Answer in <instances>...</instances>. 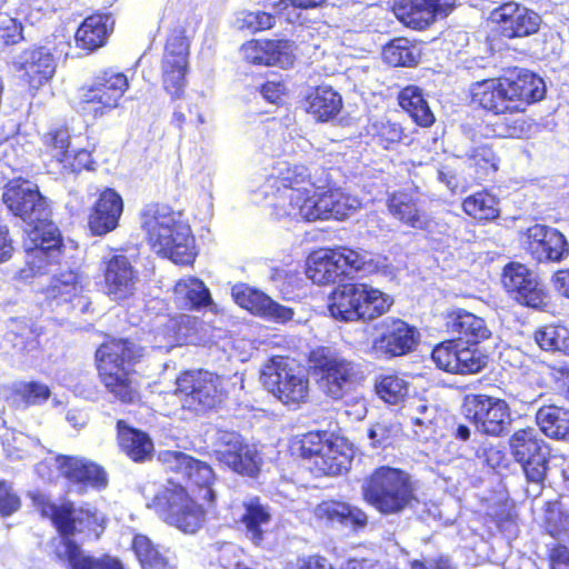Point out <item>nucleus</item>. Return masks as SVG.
Masks as SVG:
<instances>
[{
    "label": "nucleus",
    "mask_w": 569,
    "mask_h": 569,
    "mask_svg": "<svg viewBox=\"0 0 569 569\" xmlns=\"http://www.w3.org/2000/svg\"><path fill=\"white\" fill-rule=\"evenodd\" d=\"M110 251L100 261V287L112 301L120 302L134 296L139 272L123 249L111 248Z\"/></svg>",
    "instance_id": "obj_22"
},
{
    "label": "nucleus",
    "mask_w": 569,
    "mask_h": 569,
    "mask_svg": "<svg viewBox=\"0 0 569 569\" xmlns=\"http://www.w3.org/2000/svg\"><path fill=\"white\" fill-rule=\"evenodd\" d=\"M400 431V426L392 422L378 421L368 430V437L371 440L372 448H388L396 441Z\"/></svg>",
    "instance_id": "obj_54"
},
{
    "label": "nucleus",
    "mask_w": 569,
    "mask_h": 569,
    "mask_svg": "<svg viewBox=\"0 0 569 569\" xmlns=\"http://www.w3.org/2000/svg\"><path fill=\"white\" fill-rule=\"evenodd\" d=\"M243 509L240 521L244 526L251 541L259 546L264 538L262 527L271 521L269 507L262 505L259 497H253L243 502Z\"/></svg>",
    "instance_id": "obj_47"
},
{
    "label": "nucleus",
    "mask_w": 569,
    "mask_h": 569,
    "mask_svg": "<svg viewBox=\"0 0 569 569\" xmlns=\"http://www.w3.org/2000/svg\"><path fill=\"white\" fill-rule=\"evenodd\" d=\"M369 141L382 150H395L406 137L405 128L399 121L389 118H377L365 127Z\"/></svg>",
    "instance_id": "obj_42"
},
{
    "label": "nucleus",
    "mask_w": 569,
    "mask_h": 569,
    "mask_svg": "<svg viewBox=\"0 0 569 569\" xmlns=\"http://www.w3.org/2000/svg\"><path fill=\"white\" fill-rule=\"evenodd\" d=\"M547 562L549 569H569V545L567 542H553L547 549Z\"/></svg>",
    "instance_id": "obj_61"
},
{
    "label": "nucleus",
    "mask_w": 569,
    "mask_h": 569,
    "mask_svg": "<svg viewBox=\"0 0 569 569\" xmlns=\"http://www.w3.org/2000/svg\"><path fill=\"white\" fill-rule=\"evenodd\" d=\"M467 160L477 184L496 180L500 167V158L492 146L483 143L471 148L467 154Z\"/></svg>",
    "instance_id": "obj_41"
},
{
    "label": "nucleus",
    "mask_w": 569,
    "mask_h": 569,
    "mask_svg": "<svg viewBox=\"0 0 569 569\" xmlns=\"http://www.w3.org/2000/svg\"><path fill=\"white\" fill-rule=\"evenodd\" d=\"M307 362L318 389L335 402L349 397L365 380L360 363L331 351L326 346L311 349Z\"/></svg>",
    "instance_id": "obj_8"
},
{
    "label": "nucleus",
    "mask_w": 569,
    "mask_h": 569,
    "mask_svg": "<svg viewBox=\"0 0 569 569\" xmlns=\"http://www.w3.org/2000/svg\"><path fill=\"white\" fill-rule=\"evenodd\" d=\"M431 359L438 369L453 375H473L486 367V357L477 348L456 338L437 343Z\"/></svg>",
    "instance_id": "obj_24"
},
{
    "label": "nucleus",
    "mask_w": 569,
    "mask_h": 569,
    "mask_svg": "<svg viewBox=\"0 0 569 569\" xmlns=\"http://www.w3.org/2000/svg\"><path fill=\"white\" fill-rule=\"evenodd\" d=\"M141 229L150 250L176 264L190 266L197 258L196 239L182 213L151 202L140 212Z\"/></svg>",
    "instance_id": "obj_4"
},
{
    "label": "nucleus",
    "mask_w": 569,
    "mask_h": 569,
    "mask_svg": "<svg viewBox=\"0 0 569 569\" xmlns=\"http://www.w3.org/2000/svg\"><path fill=\"white\" fill-rule=\"evenodd\" d=\"M382 59L391 67L411 68L418 64L419 53L409 39L399 37L383 46Z\"/></svg>",
    "instance_id": "obj_50"
},
{
    "label": "nucleus",
    "mask_w": 569,
    "mask_h": 569,
    "mask_svg": "<svg viewBox=\"0 0 569 569\" xmlns=\"http://www.w3.org/2000/svg\"><path fill=\"white\" fill-rule=\"evenodd\" d=\"M276 206L283 214L303 221L342 220L347 207L342 196L317 186L308 167L282 162L268 178Z\"/></svg>",
    "instance_id": "obj_2"
},
{
    "label": "nucleus",
    "mask_w": 569,
    "mask_h": 569,
    "mask_svg": "<svg viewBox=\"0 0 569 569\" xmlns=\"http://www.w3.org/2000/svg\"><path fill=\"white\" fill-rule=\"evenodd\" d=\"M489 20L497 36L505 40L528 38L537 34L542 17L526 4L508 0L493 8Z\"/></svg>",
    "instance_id": "obj_21"
},
{
    "label": "nucleus",
    "mask_w": 569,
    "mask_h": 569,
    "mask_svg": "<svg viewBox=\"0 0 569 569\" xmlns=\"http://www.w3.org/2000/svg\"><path fill=\"white\" fill-rule=\"evenodd\" d=\"M190 42L181 28L169 32L161 58V84L172 101L184 97Z\"/></svg>",
    "instance_id": "obj_17"
},
{
    "label": "nucleus",
    "mask_w": 569,
    "mask_h": 569,
    "mask_svg": "<svg viewBox=\"0 0 569 569\" xmlns=\"http://www.w3.org/2000/svg\"><path fill=\"white\" fill-rule=\"evenodd\" d=\"M50 396V388L39 381H21L16 383L11 390L13 400L26 407L42 405Z\"/></svg>",
    "instance_id": "obj_53"
},
{
    "label": "nucleus",
    "mask_w": 569,
    "mask_h": 569,
    "mask_svg": "<svg viewBox=\"0 0 569 569\" xmlns=\"http://www.w3.org/2000/svg\"><path fill=\"white\" fill-rule=\"evenodd\" d=\"M306 273L317 284L333 283L342 277L333 248H322L308 256Z\"/></svg>",
    "instance_id": "obj_40"
},
{
    "label": "nucleus",
    "mask_w": 569,
    "mask_h": 569,
    "mask_svg": "<svg viewBox=\"0 0 569 569\" xmlns=\"http://www.w3.org/2000/svg\"><path fill=\"white\" fill-rule=\"evenodd\" d=\"M462 210L477 221L489 222L500 216L499 199L483 189L465 198Z\"/></svg>",
    "instance_id": "obj_48"
},
{
    "label": "nucleus",
    "mask_w": 569,
    "mask_h": 569,
    "mask_svg": "<svg viewBox=\"0 0 569 569\" xmlns=\"http://www.w3.org/2000/svg\"><path fill=\"white\" fill-rule=\"evenodd\" d=\"M541 526L550 538L569 545V510L563 507L560 499L543 503Z\"/></svg>",
    "instance_id": "obj_46"
},
{
    "label": "nucleus",
    "mask_w": 569,
    "mask_h": 569,
    "mask_svg": "<svg viewBox=\"0 0 569 569\" xmlns=\"http://www.w3.org/2000/svg\"><path fill=\"white\" fill-rule=\"evenodd\" d=\"M290 48L286 39H252L241 46V52L248 63L271 67L289 61Z\"/></svg>",
    "instance_id": "obj_36"
},
{
    "label": "nucleus",
    "mask_w": 569,
    "mask_h": 569,
    "mask_svg": "<svg viewBox=\"0 0 569 569\" xmlns=\"http://www.w3.org/2000/svg\"><path fill=\"white\" fill-rule=\"evenodd\" d=\"M532 339L542 351H565L568 348V329L558 323H546L532 331Z\"/></svg>",
    "instance_id": "obj_52"
},
{
    "label": "nucleus",
    "mask_w": 569,
    "mask_h": 569,
    "mask_svg": "<svg viewBox=\"0 0 569 569\" xmlns=\"http://www.w3.org/2000/svg\"><path fill=\"white\" fill-rule=\"evenodd\" d=\"M315 518L329 526L339 525L353 531L362 530L369 522V517L360 507L339 499L320 501L313 509Z\"/></svg>",
    "instance_id": "obj_34"
},
{
    "label": "nucleus",
    "mask_w": 569,
    "mask_h": 569,
    "mask_svg": "<svg viewBox=\"0 0 569 569\" xmlns=\"http://www.w3.org/2000/svg\"><path fill=\"white\" fill-rule=\"evenodd\" d=\"M276 23L273 14L264 11L246 12L240 19V29L251 33L271 29Z\"/></svg>",
    "instance_id": "obj_57"
},
{
    "label": "nucleus",
    "mask_w": 569,
    "mask_h": 569,
    "mask_svg": "<svg viewBox=\"0 0 569 569\" xmlns=\"http://www.w3.org/2000/svg\"><path fill=\"white\" fill-rule=\"evenodd\" d=\"M2 202L10 214L29 226L51 217L49 199L41 193L38 184L22 177L12 178L4 183Z\"/></svg>",
    "instance_id": "obj_19"
},
{
    "label": "nucleus",
    "mask_w": 569,
    "mask_h": 569,
    "mask_svg": "<svg viewBox=\"0 0 569 569\" xmlns=\"http://www.w3.org/2000/svg\"><path fill=\"white\" fill-rule=\"evenodd\" d=\"M490 521L498 531L507 536H515L517 531V516L507 508L498 509L490 516Z\"/></svg>",
    "instance_id": "obj_62"
},
{
    "label": "nucleus",
    "mask_w": 569,
    "mask_h": 569,
    "mask_svg": "<svg viewBox=\"0 0 569 569\" xmlns=\"http://www.w3.org/2000/svg\"><path fill=\"white\" fill-rule=\"evenodd\" d=\"M499 127L501 128L499 136L509 139H522L528 136L530 130V123L523 118H505Z\"/></svg>",
    "instance_id": "obj_60"
},
{
    "label": "nucleus",
    "mask_w": 569,
    "mask_h": 569,
    "mask_svg": "<svg viewBox=\"0 0 569 569\" xmlns=\"http://www.w3.org/2000/svg\"><path fill=\"white\" fill-rule=\"evenodd\" d=\"M385 204L388 214L400 226L428 230L432 217L426 209L425 194L413 181L387 193Z\"/></svg>",
    "instance_id": "obj_20"
},
{
    "label": "nucleus",
    "mask_w": 569,
    "mask_h": 569,
    "mask_svg": "<svg viewBox=\"0 0 569 569\" xmlns=\"http://www.w3.org/2000/svg\"><path fill=\"white\" fill-rule=\"evenodd\" d=\"M63 239L50 217L30 224L26 251L31 270L40 272L62 254Z\"/></svg>",
    "instance_id": "obj_23"
},
{
    "label": "nucleus",
    "mask_w": 569,
    "mask_h": 569,
    "mask_svg": "<svg viewBox=\"0 0 569 569\" xmlns=\"http://www.w3.org/2000/svg\"><path fill=\"white\" fill-rule=\"evenodd\" d=\"M456 2L457 0H395L392 11L403 26L422 31L438 18L448 17Z\"/></svg>",
    "instance_id": "obj_27"
},
{
    "label": "nucleus",
    "mask_w": 569,
    "mask_h": 569,
    "mask_svg": "<svg viewBox=\"0 0 569 569\" xmlns=\"http://www.w3.org/2000/svg\"><path fill=\"white\" fill-rule=\"evenodd\" d=\"M174 395L184 408L194 412L213 409L227 397L221 378L203 369L181 371L176 378Z\"/></svg>",
    "instance_id": "obj_14"
},
{
    "label": "nucleus",
    "mask_w": 569,
    "mask_h": 569,
    "mask_svg": "<svg viewBox=\"0 0 569 569\" xmlns=\"http://www.w3.org/2000/svg\"><path fill=\"white\" fill-rule=\"evenodd\" d=\"M410 389L406 375L398 371H388L376 377L373 390L377 397L389 406L402 403Z\"/></svg>",
    "instance_id": "obj_44"
},
{
    "label": "nucleus",
    "mask_w": 569,
    "mask_h": 569,
    "mask_svg": "<svg viewBox=\"0 0 569 569\" xmlns=\"http://www.w3.org/2000/svg\"><path fill=\"white\" fill-rule=\"evenodd\" d=\"M56 466L60 477L83 495L89 490L101 491L108 487L109 477L98 462L80 456L59 455Z\"/></svg>",
    "instance_id": "obj_25"
},
{
    "label": "nucleus",
    "mask_w": 569,
    "mask_h": 569,
    "mask_svg": "<svg viewBox=\"0 0 569 569\" xmlns=\"http://www.w3.org/2000/svg\"><path fill=\"white\" fill-rule=\"evenodd\" d=\"M12 67L20 83L34 91L47 83L56 71L53 54L43 46L23 49L12 61Z\"/></svg>",
    "instance_id": "obj_28"
},
{
    "label": "nucleus",
    "mask_w": 569,
    "mask_h": 569,
    "mask_svg": "<svg viewBox=\"0 0 569 569\" xmlns=\"http://www.w3.org/2000/svg\"><path fill=\"white\" fill-rule=\"evenodd\" d=\"M39 156L47 166L57 167L61 174L92 170V153L84 149H72L70 128L66 123L53 124L40 136Z\"/></svg>",
    "instance_id": "obj_13"
},
{
    "label": "nucleus",
    "mask_w": 569,
    "mask_h": 569,
    "mask_svg": "<svg viewBox=\"0 0 569 569\" xmlns=\"http://www.w3.org/2000/svg\"><path fill=\"white\" fill-rule=\"evenodd\" d=\"M363 501L382 516L402 513L412 508L418 498L411 476L401 468H375L361 485Z\"/></svg>",
    "instance_id": "obj_7"
},
{
    "label": "nucleus",
    "mask_w": 569,
    "mask_h": 569,
    "mask_svg": "<svg viewBox=\"0 0 569 569\" xmlns=\"http://www.w3.org/2000/svg\"><path fill=\"white\" fill-rule=\"evenodd\" d=\"M341 108L342 98L330 86H317L306 96V110L317 121L326 122L333 119L341 111Z\"/></svg>",
    "instance_id": "obj_39"
},
{
    "label": "nucleus",
    "mask_w": 569,
    "mask_h": 569,
    "mask_svg": "<svg viewBox=\"0 0 569 569\" xmlns=\"http://www.w3.org/2000/svg\"><path fill=\"white\" fill-rule=\"evenodd\" d=\"M84 284L81 273L77 270H63L51 278L49 286L44 289L48 300L57 305L68 303L72 309L80 308L87 311L89 299L84 296Z\"/></svg>",
    "instance_id": "obj_33"
},
{
    "label": "nucleus",
    "mask_w": 569,
    "mask_h": 569,
    "mask_svg": "<svg viewBox=\"0 0 569 569\" xmlns=\"http://www.w3.org/2000/svg\"><path fill=\"white\" fill-rule=\"evenodd\" d=\"M114 29L111 13L94 12L84 18L74 33L76 44L89 53L104 47Z\"/></svg>",
    "instance_id": "obj_35"
},
{
    "label": "nucleus",
    "mask_w": 569,
    "mask_h": 569,
    "mask_svg": "<svg viewBox=\"0 0 569 569\" xmlns=\"http://www.w3.org/2000/svg\"><path fill=\"white\" fill-rule=\"evenodd\" d=\"M380 330V335L373 340L372 348L387 359L411 353L420 340L418 328L398 317H388L382 320Z\"/></svg>",
    "instance_id": "obj_26"
},
{
    "label": "nucleus",
    "mask_w": 569,
    "mask_h": 569,
    "mask_svg": "<svg viewBox=\"0 0 569 569\" xmlns=\"http://www.w3.org/2000/svg\"><path fill=\"white\" fill-rule=\"evenodd\" d=\"M23 39V26L18 19L9 16L0 18V44L14 46Z\"/></svg>",
    "instance_id": "obj_58"
},
{
    "label": "nucleus",
    "mask_w": 569,
    "mask_h": 569,
    "mask_svg": "<svg viewBox=\"0 0 569 569\" xmlns=\"http://www.w3.org/2000/svg\"><path fill=\"white\" fill-rule=\"evenodd\" d=\"M29 498L39 515L49 520L61 537L63 552L58 553V558L67 563L68 569H89L93 557L84 553L72 537L78 532L77 525L89 529L104 528V520L98 510L81 507L76 517L74 503L70 500L58 505L40 491L30 492Z\"/></svg>",
    "instance_id": "obj_6"
},
{
    "label": "nucleus",
    "mask_w": 569,
    "mask_h": 569,
    "mask_svg": "<svg viewBox=\"0 0 569 569\" xmlns=\"http://www.w3.org/2000/svg\"><path fill=\"white\" fill-rule=\"evenodd\" d=\"M261 378L269 392L290 410H298L310 400V380L288 357L276 355L264 363Z\"/></svg>",
    "instance_id": "obj_11"
},
{
    "label": "nucleus",
    "mask_w": 569,
    "mask_h": 569,
    "mask_svg": "<svg viewBox=\"0 0 569 569\" xmlns=\"http://www.w3.org/2000/svg\"><path fill=\"white\" fill-rule=\"evenodd\" d=\"M124 210L122 196L111 187H104L96 192L87 216V228L91 236L103 237L114 231Z\"/></svg>",
    "instance_id": "obj_29"
},
{
    "label": "nucleus",
    "mask_w": 569,
    "mask_h": 569,
    "mask_svg": "<svg viewBox=\"0 0 569 569\" xmlns=\"http://www.w3.org/2000/svg\"><path fill=\"white\" fill-rule=\"evenodd\" d=\"M526 237V250L537 262H559L569 253L565 236L555 228L533 224Z\"/></svg>",
    "instance_id": "obj_30"
},
{
    "label": "nucleus",
    "mask_w": 569,
    "mask_h": 569,
    "mask_svg": "<svg viewBox=\"0 0 569 569\" xmlns=\"http://www.w3.org/2000/svg\"><path fill=\"white\" fill-rule=\"evenodd\" d=\"M217 456L220 462L239 475L253 477L259 472L256 455L241 441L228 442L226 449L217 451Z\"/></svg>",
    "instance_id": "obj_43"
},
{
    "label": "nucleus",
    "mask_w": 569,
    "mask_h": 569,
    "mask_svg": "<svg viewBox=\"0 0 569 569\" xmlns=\"http://www.w3.org/2000/svg\"><path fill=\"white\" fill-rule=\"evenodd\" d=\"M261 96L270 103H280L288 89L283 80H268L259 88Z\"/></svg>",
    "instance_id": "obj_63"
},
{
    "label": "nucleus",
    "mask_w": 569,
    "mask_h": 569,
    "mask_svg": "<svg viewBox=\"0 0 569 569\" xmlns=\"http://www.w3.org/2000/svg\"><path fill=\"white\" fill-rule=\"evenodd\" d=\"M129 88V78L124 72L112 67L101 69L88 84L80 88L79 112L93 121L101 119L120 107Z\"/></svg>",
    "instance_id": "obj_10"
},
{
    "label": "nucleus",
    "mask_w": 569,
    "mask_h": 569,
    "mask_svg": "<svg viewBox=\"0 0 569 569\" xmlns=\"http://www.w3.org/2000/svg\"><path fill=\"white\" fill-rule=\"evenodd\" d=\"M397 101L416 126L430 128L436 122V116L418 86L403 87L397 94Z\"/></svg>",
    "instance_id": "obj_38"
},
{
    "label": "nucleus",
    "mask_w": 569,
    "mask_h": 569,
    "mask_svg": "<svg viewBox=\"0 0 569 569\" xmlns=\"http://www.w3.org/2000/svg\"><path fill=\"white\" fill-rule=\"evenodd\" d=\"M501 287L507 296L519 306L543 311L550 303L546 284L527 264L509 261L502 267Z\"/></svg>",
    "instance_id": "obj_15"
},
{
    "label": "nucleus",
    "mask_w": 569,
    "mask_h": 569,
    "mask_svg": "<svg viewBox=\"0 0 569 569\" xmlns=\"http://www.w3.org/2000/svg\"><path fill=\"white\" fill-rule=\"evenodd\" d=\"M291 569H335L330 561L320 555L299 557Z\"/></svg>",
    "instance_id": "obj_64"
},
{
    "label": "nucleus",
    "mask_w": 569,
    "mask_h": 569,
    "mask_svg": "<svg viewBox=\"0 0 569 569\" xmlns=\"http://www.w3.org/2000/svg\"><path fill=\"white\" fill-rule=\"evenodd\" d=\"M540 430L551 439L569 440V409L545 405L536 413Z\"/></svg>",
    "instance_id": "obj_45"
},
{
    "label": "nucleus",
    "mask_w": 569,
    "mask_h": 569,
    "mask_svg": "<svg viewBox=\"0 0 569 569\" xmlns=\"http://www.w3.org/2000/svg\"><path fill=\"white\" fill-rule=\"evenodd\" d=\"M508 445L527 481L542 483L549 469V451L538 431L532 427L517 429L509 437Z\"/></svg>",
    "instance_id": "obj_18"
},
{
    "label": "nucleus",
    "mask_w": 569,
    "mask_h": 569,
    "mask_svg": "<svg viewBox=\"0 0 569 569\" xmlns=\"http://www.w3.org/2000/svg\"><path fill=\"white\" fill-rule=\"evenodd\" d=\"M333 249L338 264L342 269V276L349 271H361L366 268L368 261L363 253L348 247Z\"/></svg>",
    "instance_id": "obj_56"
},
{
    "label": "nucleus",
    "mask_w": 569,
    "mask_h": 569,
    "mask_svg": "<svg viewBox=\"0 0 569 569\" xmlns=\"http://www.w3.org/2000/svg\"><path fill=\"white\" fill-rule=\"evenodd\" d=\"M174 291L193 310H199L213 303L211 293L204 282L193 276L179 279L174 286Z\"/></svg>",
    "instance_id": "obj_51"
},
{
    "label": "nucleus",
    "mask_w": 569,
    "mask_h": 569,
    "mask_svg": "<svg viewBox=\"0 0 569 569\" xmlns=\"http://www.w3.org/2000/svg\"><path fill=\"white\" fill-rule=\"evenodd\" d=\"M234 302L251 315L278 321L287 322L293 318V310L272 300L268 295L249 284L240 283L232 288Z\"/></svg>",
    "instance_id": "obj_31"
},
{
    "label": "nucleus",
    "mask_w": 569,
    "mask_h": 569,
    "mask_svg": "<svg viewBox=\"0 0 569 569\" xmlns=\"http://www.w3.org/2000/svg\"><path fill=\"white\" fill-rule=\"evenodd\" d=\"M463 410L467 420L479 433L487 437H503L512 422L509 403L505 399L486 393L467 395L463 399Z\"/></svg>",
    "instance_id": "obj_16"
},
{
    "label": "nucleus",
    "mask_w": 569,
    "mask_h": 569,
    "mask_svg": "<svg viewBox=\"0 0 569 569\" xmlns=\"http://www.w3.org/2000/svg\"><path fill=\"white\" fill-rule=\"evenodd\" d=\"M545 94L542 78L520 68L476 81L470 87L471 103L492 116L523 113L528 107L542 100Z\"/></svg>",
    "instance_id": "obj_3"
},
{
    "label": "nucleus",
    "mask_w": 569,
    "mask_h": 569,
    "mask_svg": "<svg viewBox=\"0 0 569 569\" xmlns=\"http://www.w3.org/2000/svg\"><path fill=\"white\" fill-rule=\"evenodd\" d=\"M548 376L555 389L563 395H569V363L566 361L547 365Z\"/></svg>",
    "instance_id": "obj_59"
},
{
    "label": "nucleus",
    "mask_w": 569,
    "mask_h": 569,
    "mask_svg": "<svg viewBox=\"0 0 569 569\" xmlns=\"http://www.w3.org/2000/svg\"><path fill=\"white\" fill-rule=\"evenodd\" d=\"M21 507V497L13 486L9 481L0 479V517L9 518L20 511Z\"/></svg>",
    "instance_id": "obj_55"
},
{
    "label": "nucleus",
    "mask_w": 569,
    "mask_h": 569,
    "mask_svg": "<svg viewBox=\"0 0 569 569\" xmlns=\"http://www.w3.org/2000/svg\"><path fill=\"white\" fill-rule=\"evenodd\" d=\"M101 336L104 339L94 351L100 382L121 403L139 401V383L131 378V372L143 358V347L129 337Z\"/></svg>",
    "instance_id": "obj_5"
},
{
    "label": "nucleus",
    "mask_w": 569,
    "mask_h": 569,
    "mask_svg": "<svg viewBox=\"0 0 569 569\" xmlns=\"http://www.w3.org/2000/svg\"><path fill=\"white\" fill-rule=\"evenodd\" d=\"M159 458L168 471L182 475L186 486L169 480L149 507L168 526L194 535L206 526L209 509L216 507V473L208 462L182 451L164 450Z\"/></svg>",
    "instance_id": "obj_1"
},
{
    "label": "nucleus",
    "mask_w": 569,
    "mask_h": 569,
    "mask_svg": "<svg viewBox=\"0 0 569 569\" xmlns=\"http://www.w3.org/2000/svg\"><path fill=\"white\" fill-rule=\"evenodd\" d=\"M393 300L363 282L338 284L329 296L330 315L340 321H371L387 313Z\"/></svg>",
    "instance_id": "obj_9"
},
{
    "label": "nucleus",
    "mask_w": 569,
    "mask_h": 569,
    "mask_svg": "<svg viewBox=\"0 0 569 569\" xmlns=\"http://www.w3.org/2000/svg\"><path fill=\"white\" fill-rule=\"evenodd\" d=\"M446 331L471 348L489 340L491 329L485 318L463 308H453L445 315Z\"/></svg>",
    "instance_id": "obj_32"
},
{
    "label": "nucleus",
    "mask_w": 569,
    "mask_h": 569,
    "mask_svg": "<svg viewBox=\"0 0 569 569\" xmlns=\"http://www.w3.org/2000/svg\"><path fill=\"white\" fill-rule=\"evenodd\" d=\"M117 445L130 460L142 463L151 460L154 445L148 432L130 426L123 419L116 422Z\"/></svg>",
    "instance_id": "obj_37"
},
{
    "label": "nucleus",
    "mask_w": 569,
    "mask_h": 569,
    "mask_svg": "<svg viewBox=\"0 0 569 569\" xmlns=\"http://www.w3.org/2000/svg\"><path fill=\"white\" fill-rule=\"evenodd\" d=\"M298 456L315 477L338 476L348 470L351 457L328 431H309L297 441Z\"/></svg>",
    "instance_id": "obj_12"
},
{
    "label": "nucleus",
    "mask_w": 569,
    "mask_h": 569,
    "mask_svg": "<svg viewBox=\"0 0 569 569\" xmlns=\"http://www.w3.org/2000/svg\"><path fill=\"white\" fill-rule=\"evenodd\" d=\"M133 551L141 569H170L168 558L161 552L158 545L142 533H136L131 540Z\"/></svg>",
    "instance_id": "obj_49"
}]
</instances>
